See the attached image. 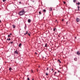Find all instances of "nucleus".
<instances>
[{"label": "nucleus", "mask_w": 80, "mask_h": 80, "mask_svg": "<svg viewBox=\"0 0 80 80\" xmlns=\"http://www.w3.org/2000/svg\"><path fill=\"white\" fill-rule=\"evenodd\" d=\"M27 80H30V78H28Z\"/></svg>", "instance_id": "obj_32"}, {"label": "nucleus", "mask_w": 80, "mask_h": 80, "mask_svg": "<svg viewBox=\"0 0 80 80\" xmlns=\"http://www.w3.org/2000/svg\"><path fill=\"white\" fill-rule=\"evenodd\" d=\"M77 55H80V53L79 52V51H77Z\"/></svg>", "instance_id": "obj_4"}, {"label": "nucleus", "mask_w": 80, "mask_h": 80, "mask_svg": "<svg viewBox=\"0 0 80 80\" xmlns=\"http://www.w3.org/2000/svg\"><path fill=\"white\" fill-rule=\"evenodd\" d=\"M77 38V37H75V39H76Z\"/></svg>", "instance_id": "obj_39"}, {"label": "nucleus", "mask_w": 80, "mask_h": 80, "mask_svg": "<svg viewBox=\"0 0 80 80\" xmlns=\"http://www.w3.org/2000/svg\"><path fill=\"white\" fill-rule=\"evenodd\" d=\"M35 54H36L37 55V52H35Z\"/></svg>", "instance_id": "obj_37"}, {"label": "nucleus", "mask_w": 80, "mask_h": 80, "mask_svg": "<svg viewBox=\"0 0 80 80\" xmlns=\"http://www.w3.org/2000/svg\"><path fill=\"white\" fill-rule=\"evenodd\" d=\"M47 44H46L45 45V47H47Z\"/></svg>", "instance_id": "obj_22"}, {"label": "nucleus", "mask_w": 80, "mask_h": 80, "mask_svg": "<svg viewBox=\"0 0 80 80\" xmlns=\"http://www.w3.org/2000/svg\"><path fill=\"white\" fill-rule=\"evenodd\" d=\"M77 1V0H73V2L74 3H75V2Z\"/></svg>", "instance_id": "obj_21"}, {"label": "nucleus", "mask_w": 80, "mask_h": 80, "mask_svg": "<svg viewBox=\"0 0 80 80\" xmlns=\"http://www.w3.org/2000/svg\"><path fill=\"white\" fill-rule=\"evenodd\" d=\"M66 24L67 25V24H68V22H66Z\"/></svg>", "instance_id": "obj_35"}, {"label": "nucleus", "mask_w": 80, "mask_h": 80, "mask_svg": "<svg viewBox=\"0 0 80 80\" xmlns=\"http://www.w3.org/2000/svg\"><path fill=\"white\" fill-rule=\"evenodd\" d=\"M39 15H41V14H42V12H41L39 11Z\"/></svg>", "instance_id": "obj_18"}, {"label": "nucleus", "mask_w": 80, "mask_h": 80, "mask_svg": "<svg viewBox=\"0 0 80 80\" xmlns=\"http://www.w3.org/2000/svg\"><path fill=\"white\" fill-rule=\"evenodd\" d=\"M28 36H30V34L29 33H28Z\"/></svg>", "instance_id": "obj_30"}, {"label": "nucleus", "mask_w": 80, "mask_h": 80, "mask_svg": "<svg viewBox=\"0 0 80 80\" xmlns=\"http://www.w3.org/2000/svg\"><path fill=\"white\" fill-rule=\"evenodd\" d=\"M21 45H22V43H20L19 44L18 46L19 47H21Z\"/></svg>", "instance_id": "obj_11"}, {"label": "nucleus", "mask_w": 80, "mask_h": 80, "mask_svg": "<svg viewBox=\"0 0 80 80\" xmlns=\"http://www.w3.org/2000/svg\"><path fill=\"white\" fill-rule=\"evenodd\" d=\"M11 43L12 44V43H13V41H12L11 42Z\"/></svg>", "instance_id": "obj_29"}, {"label": "nucleus", "mask_w": 80, "mask_h": 80, "mask_svg": "<svg viewBox=\"0 0 80 80\" xmlns=\"http://www.w3.org/2000/svg\"><path fill=\"white\" fill-rule=\"evenodd\" d=\"M48 67L46 69V70H48Z\"/></svg>", "instance_id": "obj_28"}, {"label": "nucleus", "mask_w": 80, "mask_h": 80, "mask_svg": "<svg viewBox=\"0 0 80 80\" xmlns=\"http://www.w3.org/2000/svg\"><path fill=\"white\" fill-rule=\"evenodd\" d=\"M74 60H75V61H77V58H75L74 59Z\"/></svg>", "instance_id": "obj_17"}, {"label": "nucleus", "mask_w": 80, "mask_h": 80, "mask_svg": "<svg viewBox=\"0 0 80 80\" xmlns=\"http://www.w3.org/2000/svg\"><path fill=\"white\" fill-rule=\"evenodd\" d=\"M0 22H2V21H1V20H0Z\"/></svg>", "instance_id": "obj_40"}, {"label": "nucleus", "mask_w": 80, "mask_h": 80, "mask_svg": "<svg viewBox=\"0 0 80 80\" xmlns=\"http://www.w3.org/2000/svg\"><path fill=\"white\" fill-rule=\"evenodd\" d=\"M43 12H46V10L45 9H43Z\"/></svg>", "instance_id": "obj_14"}, {"label": "nucleus", "mask_w": 80, "mask_h": 80, "mask_svg": "<svg viewBox=\"0 0 80 80\" xmlns=\"http://www.w3.org/2000/svg\"><path fill=\"white\" fill-rule=\"evenodd\" d=\"M56 73H57V72H55V73H54V75H56Z\"/></svg>", "instance_id": "obj_26"}, {"label": "nucleus", "mask_w": 80, "mask_h": 80, "mask_svg": "<svg viewBox=\"0 0 80 80\" xmlns=\"http://www.w3.org/2000/svg\"><path fill=\"white\" fill-rule=\"evenodd\" d=\"M3 2H5L6 1V0H2Z\"/></svg>", "instance_id": "obj_24"}, {"label": "nucleus", "mask_w": 80, "mask_h": 80, "mask_svg": "<svg viewBox=\"0 0 80 80\" xmlns=\"http://www.w3.org/2000/svg\"><path fill=\"white\" fill-rule=\"evenodd\" d=\"M76 5H80V3L79 2H78V3H76Z\"/></svg>", "instance_id": "obj_12"}, {"label": "nucleus", "mask_w": 80, "mask_h": 80, "mask_svg": "<svg viewBox=\"0 0 80 80\" xmlns=\"http://www.w3.org/2000/svg\"><path fill=\"white\" fill-rule=\"evenodd\" d=\"M58 62L59 63H61V61H60V60L58 59Z\"/></svg>", "instance_id": "obj_8"}, {"label": "nucleus", "mask_w": 80, "mask_h": 80, "mask_svg": "<svg viewBox=\"0 0 80 80\" xmlns=\"http://www.w3.org/2000/svg\"><path fill=\"white\" fill-rule=\"evenodd\" d=\"M51 70H52V71H53V68H51Z\"/></svg>", "instance_id": "obj_25"}, {"label": "nucleus", "mask_w": 80, "mask_h": 80, "mask_svg": "<svg viewBox=\"0 0 80 80\" xmlns=\"http://www.w3.org/2000/svg\"><path fill=\"white\" fill-rule=\"evenodd\" d=\"M25 12H26L25 11L24 9H22L21 11L19 12L18 14L20 16H22V15H25Z\"/></svg>", "instance_id": "obj_1"}, {"label": "nucleus", "mask_w": 80, "mask_h": 80, "mask_svg": "<svg viewBox=\"0 0 80 80\" xmlns=\"http://www.w3.org/2000/svg\"><path fill=\"white\" fill-rule=\"evenodd\" d=\"M62 22H63V21H64V19H62Z\"/></svg>", "instance_id": "obj_33"}, {"label": "nucleus", "mask_w": 80, "mask_h": 80, "mask_svg": "<svg viewBox=\"0 0 80 80\" xmlns=\"http://www.w3.org/2000/svg\"><path fill=\"white\" fill-rule=\"evenodd\" d=\"M78 10H79V7L78 6Z\"/></svg>", "instance_id": "obj_23"}, {"label": "nucleus", "mask_w": 80, "mask_h": 80, "mask_svg": "<svg viewBox=\"0 0 80 80\" xmlns=\"http://www.w3.org/2000/svg\"><path fill=\"white\" fill-rule=\"evenodd\" d=\"M58 72H60V71H58Z\"/></svg>", "instance_id": "obj_41"}, {"label": "nucleus", "mask_w": 80, "mask_h": 80, "mask_svg": "<svg viewBox=\"0 0 80 80\" xmlns=\"http://www.w3.org/2000/svg\"><path fill=\"white\" fill-rule=\"evenodd\" d=\"M40 66H38V68H40Z\"/></svg>", "instance_id": "obj_36"}, {"label": "nucleus", "mask_w": 80, "mask_h": 80, "mask_svg": "<svg viewBox=\"0 0 80 80\" xmlns=\"http://www.w3.org/2000/svg\"><path fill=\"white\" fill-rule=\"evenodd\" d=\"M28 34V31H27L25 33H24V35H27V34Z\"/></svg>", "instance_id": "obj_7"}, {"label": "nucleus", "mask_w": 80, "mask_h": 80, "mask_svg": "<svg viewBox=\"0 0 80 80\" xmlns=\"http://www.w3.org/2000/svg\"><path fill=\"white\" fill-rule=\"evenodd\" d=\"M9 70L10 71H11V70H12V68H11V67H9Z\"/></svg>", "instance_id": "obj_10"}, {"label": "nucleus", "mask_w": 80, "mask_h": 80, "mask_svg": "<svg viewBox=\"0 0 80 80\" xmlns=\"http://www.w3.org/2000/svg\"><path fill=\"white\" fill-rule=\"evenodd\" d=\"M63 2L64 4H65V3H66V2H65L64 1Z\"/></svg>", "instance_id": "obj_27"}, {"label": "nucleus", "mask_w": 80, "mask_h": 80, "mask_svg": "<svg viewBox=\"0 0 80 80\" xmlns=\"http://www.w3.org/2000/svg\"><path fill=\"white\" fill-rule=\"evenodd\" d=\"M19 4H20L21 3V2H19Z\"/></svg>", "instance_id": "obj_34"}, {"label": "nucleus", "mask_w": 80, "mask_h": 80, "mask_svg": "<svg viewBox=\"0 0 80 80\" xmlns=\"http://www.w3.org/2000/svg\"><path fill=\"white\" fill-rule=\"evenodd\" d=\"M12 35V33H10V34H9L8 37V38H9V37H11L10 35Z\"/></svg>", "instance_id": "obj_6"}, {"label": "nucleus", "mask_w": 80, "mask_h": 80, "mask_svg": "<svg viewBox=\"0 0 80 80\" xmlns=\"http://www.w3.org/2000/svg\"><path fill=\"white\" fill-rule=\"evenodd\" d=\"M11 39H10V38H7V40H9V41H10Z\"/></svg>", "instance_id": "obj_19"}, {"label": "nucleus", "mask_w": 80, "mask_h": 80, "mask_svg": "<svg viewBox=\"0 0 80 80\" xmlns=\"http://www.w3.org/2000/svg\"><path fill=\"white\" fill-rule=\"evenodd\" d=\"M57 22V20L56 19L55 22H56V23Z\"/></svg>", "instance_id": "obj_31"}, {"label": "nucleus", "mask_w": 80, "mask_h": 80, "mask_svg": "<svg viewBox=\"0 0 80 80\" xmlns=\"http://www.w3.org/2000/svg\"><path fill=\"white\" fill-rule=\"evenodd\" d=\"M50 11H52V8H50L49 9Z\"/></svg>", "instance_id": "obj_13"}, {"label": "nucleus", "mask_w": 80, "mask_h": 80, "mask_svg": "<svg viewBox=\"0 0 80 80\" xmlns=\"http://www.w3.org/2000/svg\"><path fill=\"white\" fill-rule=\"evenodd\" d=\"M46 76H48V73L47 72L46 73Z\"/></svg>", "instance_id": "obj_16"}, {"label": "nucleus", "mask_w": 80, "mask_h": 80, "mask_svg": "<svg viewBox=\"0 0 80 80\" xmlns=\"http://www.w3.org/2000/svg\"><path fill=\"white\" fill-rule=\"evenodd\" d=\"M31 72H33V70H31Z\"/></svg>", "instance_id": "obj_38"}, {"label": "nucleus", "mask_w": 80, "mask_h": 80, "mask_svg": "<svg viewBox=\"0 0 80 80\" xmlns=\"http://www.w3.org/2000/svg\"><path fill=\"white\" fill-rule=\"evenodd\" d=\"M79 21H80V19H79V18H76V22H78Z\"/></svg>", "instance_id": "obj_3"}, {"label": "nucleus", "mask_w": 80, "mask_h": 80, "mask_svg": "<svg viewBox=\"0 0 80 80\" xmlns=\"http://www.w3.org/2000/svg\"><path fill=\"white\" fill-rule=\"evenodd\" d=\"M12 27L13 28H15V25H13Z\"/></svg>", "instance_id": "obj_9"}, {"label": "nucleus", "mask_w": 80, "mask_h": 80, "mask_svg": "<svg viewBox=\"0 0 80 80\" xmlns=\"http://www.w3.org/2000/svg\"><path fill=\"white\" fill-rule=\"evenodd\" d=\"M26 28H27V25H26V24H25V26L24 27V28L25 29H26Z\"/></svg>", "instance_id": "obj_20"}, {"label": "nucleus", "mask_w": 80, "mask_h": 80, "mask_svg": "<svg viewBox=\"0 0 80 80\" xmlns=\"http://www.w3.org/2000/svg\"><path fill=\"white\" fill-rule=\"evenodd\" d=\"M28 23H30V22H31V20L28 19Z\"/></svg>", "instance_id": "obj_5"}, {"label": "nucleus", "mask_w": 80, "mask_h": 80, "mask_svg": "<svg viewBox=\"0 0 80 80\" xmlns=\"http://www.w3.org/2000/svg\"><path fill=\"white\" fill-rule=\"evenodd\" d=\"M14 53L15 54H18V51H17V49H16V51H14Z\"/></svg>", "instance_id": "obj_2"}, {"label": "nucleus", "mask_w": 80, "mask_h": 80, "mask_svg": "<svg viewBox=\"0 0 80 80\" xmlns=\"http://www.w3.org/2000/svg\"><path fill=\"white\" fill-rule=\"evenodd\" d=\"M56 28H53V31H54V32H55V30H56Z\"/></svg>", "instance_id": "obj_15"}]
</instances>
